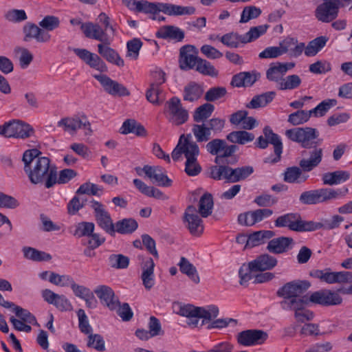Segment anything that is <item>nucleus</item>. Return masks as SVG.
<instances>
[{"label": "nucleus", "instance_id": "obj_46", "mask_svg": "<svg viewBox=\"0 0 352 352\" xmlns=\"http://www.w3.org/2000/svg\"><path fill=\"white\" fill-rule=\"evenodd\" d=\"M213 198L211 194L205 193L200 198L199 203V212L202 217H207L211 214L213 208Z\"/></svg>", "mask_w": 352, "mask_h": 352}, {"label": "nucleus", "instance_id": "obj_63", "mask_svg": "<svg viewBox=\"0 0 352 352\" xmlns=\"http://www.w3.org/2000/svg\"><path fill=\"white\" fill-rule=\"evenodd\" d=\"M23 256L25 258L35 262H40L44 260V252L38 251L31 247H23L22 249Z\"/></svg>", "mask_w": 352, "mask_h": 352}, {"label": "nucleus", "instance_id": "obj_8", "mask_svg": "<svg viewBox=\"0 0 352 352\" xmlns=\"http://www.w3.org/2000/svg\"><path fill=\"white\" fill-rule=\"evenodd\" d=\"M285 135L292 141L300 144L302 148H310L317 146L319 132L311 127H298L288 129Z\"/></svg>", "mask_w": 352, "mask_h": 352}, {"label": "nucleus", "instance_id": "obj_29", "mask_svg": "<svg viewBox=\"0 0 352 352\" xmlns=\"http://www.w3.org/2000/svg\"><path fill=\"white\" fill-rule=\"evenodd\" d=\"M314 149L309 152L310 157L308 159H302L300 161V167L307 172L312 170L322 161V149L321 148L313 147Z\"/></svg>", "mask_w": 352, "mask_h": 352}, {"label": "nucleus", "instance_id": "obj_5", "mask_svg": "<svg viewBox=\"0 0 352 352\" xmlns=\"http://www.w3.org/2000/svg\"><path fill=\"white\" fill-rule=\"evenodd\" d=\"M254 170L252 166H242L232 168L228 166H213L210 169V177L215 180L225 179L230 183H236L246 179Z\"/></svg>", "mask_w": 352, "mask_h": 352}, {"label": "nucleus", "instance_id": "obj_6", "mask_svg": "<svg viewBox=\"0 0 352 352\" xmlns=\"http://www.w3.org/2000/svg\"><path fill=\"white\" fill-rule=\"evenodd\" d=\"M263 134L265 138L260 136L255 142V144L257 147L264 149L268 146L269 144H271L274 146L273 156H270L265 159V163L274 164L280 161L281 155L283 153V145L280 137L273 132L272 129L267 126L263 129Z\"/></svg>", "mask_w": 352, "mask_h": 352}, {"label": "nucleus", "instance_id": "obj_18", "mask_svg": "<svg viewBox=\"0 0 352 352\" xmlns=\"http://www.w3.org/2000/svg\"><path fill=\"white\" fill-rule=\"evenodd\" d=\"M94 77L100 82L104 91L110 95L126 96L130 94L123 85L113 80L106 75H94Z\"/></svg>", "mask_w": 352, "mask_h": 352}, {"label": "nucleus", "instance_id": "obj_44", "mask_svg": "<svg viewBox=\"0 0 352 352\" xmlns=\"http://www.w3.org/2000/svg\"><path fill=\"white\" fill-rule=\"evenodd\" d=\"M308 178L307 175H302V170L297 166L287 168L284 173V180L287 183H302Z\"/></svg>", "mask_w": 352, "mask_h": 352}, {"label": "nucleus", "instance_id": "obj_36", "mask_svg": "<svg viewBox=\"0 0 352 352\" xmlns=\"http://www.w3.org/2000/svg\"><path fill=\"white\" fill-rule=\"evenodd\" d=\"M274 236V232L271 230H261L255 232L249 235L245 247L253 248L261 244L265 243L266 240L271 239Z\"/></svg>", "mask_w": 352, "mask_h": 352}, {"label": "nucleus", "instance_id": "obj_32", "mask_svg": "<svg viewBox=\"0 0 352 352\" xmlns=\"http://www.w3.org/2000/svg\"><path fill=\"white\" fill-rule=\"evenodd\" d=\"M309 305L307 295H300L288 300H283L280 302V306L283 309L292 310L294 313L304 309Z\"/></svg>", "mask_w": 352, "mask_h": 352}, {"label": "nucleus", "instance_id": "obj_21", "mask_svg": "<svg viewBox=\"0 0 352 352\" xmlns=\"http://www.w3.org/2000/svg\"><path fill=\"white\" fill-rule=\"evenodd\" d=\"M295 64L294 63H274L270 65L269 68L266 71V78L269 81L277 83L278 87L280 85L283 76L289 70L294 68Z\"/></svg>", "mask_w": 352, "mask_h": 352}, {"label": "nucleus", "instance_id": "obj_62", "mask_svg": "<svg viewBox=\"0 0 352 352\" xmlns=\"http://www.w3.org/2000/svg\"><path fill=\"white\" fill-rule=\"evenodd\" d=\"M244 34H239L237 32H230L221 37L222 44H246L244 41Z\"/></svg>", "mask_w": 352, "mask_h": 352}, {"label": "nucleus", "instance_id": "obj_7", "mask_svg": "<svg viewBox=\"0 0 352 352\" xmlns=\"http://www.w3.org/2000/svg\"><path fill=\"white\" fill-rule=\"evenodd\" d=\"M164 113L167 120L174 126H180L189 118L188 110L183 107L181 100L177 96H173L166 102Z\"/></svg>", "mask_w": 352, "mask_h": 352}, {"label": "nucleus", "instance_id": "obj_30", "mask_svg": "<svg viewBox=\"0 0 352 352\" xmlns=\"http://www.w3.org/2000/svg\"><path fill=\"white\" fill-rule=\"evenodd\" d=\"M155 263L151 258H146L142 265V280L146 289H150L155 284L154 280Z\"/></svg>", "mask_w": 352, "mask_h": 352}, {"label": "nucleus", "instance_id": "obj_41", "mask_svg": "<svg viewBox=\"0 0 352 352\" xmlns=\"http://www.w3.org/2000/svg\"><path fill=\"white\" fill-rule=\"evenodd\" d=\"M202 87L195 82H190L184 89L183 99L184 101L194 102L197 100L202 95Z\"/></svg>", "mask_w": 352, "mask_h": 352}, {"label": "nucleus", "instance_id": "obj_50", "mask_svg": "<svg viewBox=\"0 0 352 352\" xmlns=\"http://www.w3.org/2000/svg\"><path fill=\"white\" fill-rule=\"evenodd\" d=\"M302 80L296 74L289 75L281 80L278 89L280 90H292L297 89L301 84Z\"/></svg>", "mask_w": 352, "mask_h": 352}, {"label": "nucleus", "instance_id": "obj_55", "mask_svg": "<svg viewBox=\"0 0 352 352\" xmlns=\"http://www.w3.org/2000/svg\"><path fill=\"white\" fill-rule=\"evenodd\" d=\"M310 118L311 116L309 111L298 110L289 115L287 121L291 124L296 126L307 122Z\"/></svg>", "mask_w": 352, "mask_h": 352}, {"label": "nucleus", "instance_id": "obj_26", "mask_svg": "<svg viewBox=\"0 0 352 352\" xmlns=\"http://www.w3.org/2000/svg\"><path fill=\"white\" fill-rule=\"evenodd\" d=\"M261 77L260 73L253 72H243L234 75L231 81L233 87H251Z\"/></svg>", "mask_w": 352, "mask_h": 352}, {"label": "nucleus", "instance_id": "obj_64", "mask_svg": "<svg viewBox=\"0 0 352 352\" xmlns=\"http://www.w3.org/2000/svg\"><path fill=\"white\" fill-rule=\"evenodd\" d=\"M87 345L88 347L94 348L98 351L105 350L104 341L99 334L89 333Z\"/></svg>", "mask_w": 352, "mask_h": 352}, {"label": "nucleus", "instance_id": "obj_16", "mask_svg": "<svg viewBox=\"0 0 352 352\" xmlns=\"http://www.w3.org/2000/svg\"><path fill=\"white\" fill-rule=\"evenodd\" d=\"M267 338V333L263 330L249 329L239 333L237 340L243 346H253L263 344Z\"/></svg>", "mask_w": 352, "mask_h": 352}, {"label": "nucleus", "instance_id": "obj_47", "mask_svg": "<svg viewBox=\"0 0 352 352\" xmlns=\"http://www.w3.org/2000/svg\"><path fill=\"white\" fill-rule=\"evenodd\" d=\"M227 139L232 143H237L239 144H245L248 142L253 141L254 135L252 133L245 131H236L230 133L227 135Z\"/></svg>", "mask_w": 352, "mask_h": 352}, {"label": "nucleus", "instance_id": "obj_15", "mask_svg": "<svg viewBox=\"0 0 352 352\" xmlns=\"http://www.w3.org/2000/svg\"><path fill=\"white\" fill-rule=\"evenodd\" d=\"M94 292L100 299V302L110 310H115L118 307L120 301L111 287L100 285L94 289Z\"/></svg>", "mask_w": 352, "mask_h": 352}, {"label": "nucleus", "instance_id": "obj_43", "mask_svg": "<svg viewBox=\"0 0 352 352\" xmlns=\"http://www.w3.org/2000/svg\"><path fill=\"white\" fill-rule=\"evenodd\" d=\"M276 96L274 91H267L258 96L253 97L247 107L250 109H257L259 107H265L267 104L271 102Z\"/></svg>", "mask_w": 352, "mask_h": 352}, {"label": "nucleus", "instance_id": "obj_37", "mask_svg": "<svg viewBox=\"0 0 352 352\" xmlns=\"http://www.w3.org/2000/svg\"><path fill=\"white\" fill-rule=\"evenodd\" d=\"M120 131L122 134L134 133L138 136H144L146 135V130L144 127L133 119H128L125 120L123 122Z\"/></svg>", "mask_w": 352, "mask_h": 352}, {"label": "nucleus", "instance_id": "obj_59", "mask_svg": "<svg viewBox=\"0 0 352 352\" xmlns=\"http://www.w3.org/2000/svg\"><path fill=\"white\" fill-rule=\"evenodd\" d=\"M261 14V10L254 6H246L243 8L241 15V23H247L251 19L258 17Z\"/></svg>", "mask_w": 352, "mask_h": 352}, {"label": "nucleus", "instance_id": "obj_28", "mask_svg": "<svg viewBox=\"0 0 352 352\" xmlns=\"http://www.w3.org/2000/svg\"><path fill=\"white\" fill-rule=\"evenodd\" d=\"M45 302L61 311L72 309V305L65 296L56 294L50 289H45Z\"/></svg>", "mask_w": 352, "mask_h": 352}, {"label": "nucleus", "instance_id": "obj_54", "mask_svg": "<svg viewBox=\"0 0 352 352\" xmlns=\"http://www.w3.org/2000/svg\"><path fill=\"white\" fill-rule=\"evenodd\" d=\"M287 52V45L272 46L261 52L258 56L261 58H274Z\"/></svg>", "mask_w": 352, "mask_h": 352}, {"label": "nucleus", "instance_id": "obj_31", "mask_svg": "<svg viewBox=\"0 0 352 352\" xmlns=\"http://www.w3.org/2000/svg\"><path fill=\"white\" fill-rule=\"evenodd\" d=\"M350 176L351 174L349 171L336 170L323 174L322 181L324 185L334 186L340 184L349 180Z\"/></svg>", "mask_w": 352, "mask_h": 352}, {"label": "nucleus", "instance_id": "obj_3", "mask_svg": "<svg viewBox=\"0 0 352 352\" xmlns=\"http://www.w3.org/2000/svg\"><path fill=\"white\" fill-rule=\"evenodd\" d=\"M173 308L177 314L188 318L187 324L192 328L202 327L219 314V308L214 305L198 307L190 304L177 302Z\"/></svg>", "mask_w": 352, "mask_h": 352}, {"label": "nucleus", "instance_id": "obj_24", "mask_svg": "<svg viewBox=\"0 0 352 352\" xmlns=\"http://www.w3.org/2000/svg\"><path fill=\"white\" fill-rule=\"evenodd\" d=\"M156 36L179 43L184 38L185 32L177 26L168 25L161 27L156 32Z\"/></svg>", "mask_w": 352, "mask_h": 352}, {"label": "nucleus", "instance_id": "obj_56", "mask_svg": "<svg viewBox=\"0 0 352 352\" xmlns=\"http://www.w3.org/2000/svg\"><path fill=\"white\" fill-rule=\"evenodd\" d=\"M95 226L94 223L82 221L76 226L74 235L78 238L88 236L94 231Z\"/></svg>", "mask_w": 352, "mask_h": 352}, {"label": "nucleus", "instance_id": "obj_48", "mask_svg": "<svg viewBox=\"0 0 352 352\" xmlns=\"http://www.w3.org/2000/svg\"><path fill=\"white\" fill-rule=\"evenodd\" d=\"M337 100L335 99H328L323 100L319 103L315 108L309 110L310 116L314 117H322L326 114V113L332 107L336 106Z\"/></svg>", "mask_w": 352, "mask_h": 352}, {"label": "nucleus", "instance_id": "obj_12", "mask_svg": "<svg viewBox=\"0 0 352 352\" xmlns=\"http://www.w3.org/2000/svg\"><path fill=\"white\" fill-rule=\"evenodd\" d=\"M58 126L63 127L65 131L70 133H74L80 129L85 130V135H90L92 132L90 122L85 116L63 118L58 122Z\"/></svg>", "mask_w": 352, "mask_h": 352}, {"label": "nucleus", "instance_id": "obj_27", "mask_svg": "<svg viewBox=\"0 0 352 352\" xmlns=\"http://www.w3.org/2000/svg\"><path fill=\"white\" fill-rule=\"evenodd\" d=\"M147 177L159 186L169 187L172 185V180L164 173L162 167L151 166L147 168Z\"/></svg>", "mask_w": 352, "mask_h": 352}, {"label": "nucleus", "instance_id": "obj_11", "mask_svg": "<svg viewBox=\"0 0 352 352\" xmlns=\"http://www.w3.org/2000/svg\"><path fill=\"white\" fill-rule=\"evenodd\" d=\"M33 133L31 126L19 120H12L2 125V135L6 138H27Z\"/></svg>", "mask_w": 352, "mask_h": 352}, {"label": "nucleus", "instance_id": "obj_34", "mask_svg": "<svg viewBox=\"0 0 352 352\" xmlns=\"http://www.w3.org/2000/svg\"><path fill=\"white\" fill-rule=\"evenodd\" d=\"M23 34L24 36V41L25 42H31L34 41L39 43L43 41V32L35 23L28 22L23 28Z\"/></svg>", "mask_w": 352, "mask_h": 352}, {"label": "nucleus", "instance_id": "obj_33", "mask_svg": "<svg viewBox=\"0 0 352 352\" xmlns=\"http://www.w3.org/2000/svg\"><path fill=\"white\" fill-rule=\"evenodd\" d=\"M344 221V217L338 214H335L331 219H322L320 222L311 221L310 231H314L320 229L333 230L338 228L340 223Z\"/></svg>", "mask_w": 352, "mask_h": 352}, {"label": "nucleus", "instance_id": "obj_60", "mask_svg": "<svg viewBox=\"0 0 352 352\" xmlns=\"http://www.w3.org/2000/svg\"><path fill=\"white\" fill-rule=\"evenodd\" d=\"M195 68L197 72L204 75L215 76L218 74L215 68L209 62L201 58L199 59Z\"/></svg>", "mask_w": 352, "mask_h": 352}, {"label": "nucleus", "instance_id": "obj_35", "mask_svg": "<svg viewBox=\"0 0 352 352\" xmlns=\"http://www.w3.org/2000/svg\"><path fill=\"white\" fill-rule=\"evenodd\" d=\"M292 239L280 236L273 239L268 242L267 250L274 254H280L286 252L292 242Z\"/></svg>", "mask_w": 352, "mask_h": 352}, {"label": "nucleus", "instance_id": "obj_58", "mask_svg": "<svg viewBox=\"0 0 352 352\" xmlns=\"http://www.w3.org/2000/svg\"><path fill=\"white\" fill-rule=\"evenodd\" d=\"M136 12L146 14H156L160 12V3H150L147 1H138Z\"/></svg>", "mask_w": 352, "mask_h": 352}, {"label": "nucleus", "instance_id": "obj_2", "mask_svg": "<svg viewBox=\"0 0 352 352\" xmlns=\"http://www.w3.org/2000/svg\"><path fill=\"white\" fill-rule=\"evenodd\" d=\"M98 20L99 23L86 22L82 26L84 35L101 42V44H111L118 35L117 24L104 12L98 15Z\"/></svg>", "mask_w": 352, "mask_h": 352}, {"label": "nucleus", "instance_id": "obj_14", "mask_svg": "<svg viewBox=\"0 0 352 352\" xmlns=\"http://www.w3.org/2000/svg\"><path fill=\"white\" fill-rule=\"evenodd\" d=\"M311 284L307 280H294L289 282L278 289L277 296L288 300L302 295Z\"/></svg>", "mask_w": 352, "mask_h": 352}, {"label": "nucleus", "instance_id": "obj_57", "mask_svg": "<svg viewBox=\"0 0 352 352\" xmlns=\"http://www.w3.org/2000/svg\"><path fill=\"white\" fill-rule=\"evenodd\" d=\"M109 265L116 269H125L129 266V259L122 254H111L109 257Z\"/></svg>", "mask_w": 352, "mask_h": 352}, {"label": "nucleus", "instance_id": "obj_53", "mask_svg": "<svg viewBox=\"0 0 352 352\" xmlns=\"http://www.w3.org/2000/svg\"><path fill=\"white\" fill-rule=\"evenodd\" d=\"M192 131L198 142H206L210 138L211 131L205 124L193 125Z\"/></svg>", "mask_w": 352, "mask_h": 352}, {"label": "nucleus", "instance_id": "obj_4", "mask_svg": "<svg viewBox=\"0 0 352 352\" xmlns=\"http://www.w3.org/2000/svg\"><path fill=\"white\" fill-rule=\"evenodd\" d=\"M36 148L26 150L23 155L24 171L30 181L34 184H42L44 182V157Z\"/></svg>", "mask_w": 352, "mask_h": 352}, {"label": "nucleus", "instance_id": "obj_40", "mask_svg": "<svg viewBox=\"0 0 352 352\" xmlns=\"http://www.w3.org/2000/svg\"><path fill=\"white\" fill-rule=\"evenodd\" d=\"M137 221L131 218L124 219L114 224V234L118 232L122 234H131L138 228Z\"/></svg>", "mask_w": 352, "mask_h": 352}, {"label": "nucleus", "instance_id": "obj_42", "mask_svg": "<svg viewBox=\"0 0 352 352\" xmlns=\"http://www.w3.org/2000/svg\"><path fill=\"white\" fill-rule=\"evenodd\" d=\"M311 276L329 284L339 283V272H330L329 269L316 270L311 272Z\"/></svg>", "mask_w": 352, "mask_h": 352}, {"label": "nucleus", "instance_id": "obj_13", "mask_svg": "<svg viewBox=\"0 0 352 352\" xmlns=\"http://www.w3.org/2000/svg\"><path fill=\"white\" fill-rule=\"evenodd\" d=\"M91 208L94 210L95 217L98 225L107 233L111 236L114 235V223L111 215L104 208L101 203L92 200Z\"/></svg>", "mask_w": 352, "mask_h": 352}, {"label": "nucleus", "instance_id": "obj_22", "mask_svg": "<svg viewBox=\"0 0 352 352\" xmlns=\"http://www.w3.org/2000/svg\"><path fill=\"white\" fill-rule=\"evenodd\" d=\"M184 220L188 223L190 232L195 236L200 235L204 231L202 221L197 214V210L193 206H188L184 214Z\"/></svg>", "mask_w": 352, "mask_h": 352}, {"label": "nucleus", "instance_id": "obj_38", "mask_svg": "<svg viewBox=\"0 0 352 352\" xmlns=\"http://www.w3.org/2000/svg\"><path fill=\"white\" fill-rule=\"evenodd\" d=\"M178 265L182 273L188 276L195 283H199L200 279L196 267L187 258L181 257Z\"/></svg>", "mask_w": 352, "mask_h": 352}, {"label": "nucleus", "instance_id": "obj_19", "mask_svg": "<svg viewBox=\"0 0 352 352\" xmlns=\"http://www.w3.org/2000/svg\"><path fill=\"white\" fill-rule=\"evenodd\" d=\"M349 192L347 187L340 188H321L316 189V204L329 203L344 197Z\"/></svg>", "mask_w": 352, "mask_h": 352}, {"label": "nucleus", "instance_id": "obj_1", "mask_svg": "<svg viewBox=\"0 0 352 352\" xmlns=\"http://www.w3.org/2000/svg\"><path fill=\"white\" fill-rule=\"evenodd\" d=\"M190 134L182 135L176 147L172 152V158L174 161L179 160L182 154L186 161L185 163V172L188 176H196L201 170V167L197 162L199 148L196 142L192 141Z\"/></svg>", "mask_w": 352, "mask_h": 352}, {"label": "nucleus", "instance_id": "obj_49", "mask_svg": "<svg viewBox=\"0 0 352 352\" xmlns=\"http://www.w3.org/2000/svg\"><path fill=\"white\" fill-rule=\"evenodd\" d=\"M214 107L210 103H205L196 109L193 114L194 121L202 122L208 118L214 111Z\"/></svg>", "mask_w": 352, "mask_h": 352}, {"label": "nucleus", "instance_id": "obj_39", "mask_svg": "<svg viewBox=\"0 0 352 352\" xmlns=\"http://www.w3.org/2000/svg\"><path fill=\"white\" fill-rule=\"evenodd\" d=\"M98 52L108 62L119 67L124 65L123 60L114 50L109 47V45H98Z\"/></svg>", "mask_w": 352, "mask_h": 352}, {"label": "nucleus", "instance_id": "obj_25", "mask_svg": "<svg viewBox=\"0 0 352 352\" xmlns=\"http://www.w3.org/2000/svg\"><path fill=\"white\" fill-rule=\"evenodd\" d=\"M277 263L278 261L275 257L267 254H263L250 261V267L253 271L263 272L273 269L277 265Z\"/></svg>", "mask_w": 352, "mask_h": 352}, {"label": "nucleus", "instance_id": "obj_17", "mask_svg": "<svg viewBox=\"0 0 352 352\" xmlns=\"http://www.w3.org/2000/svg\"><path fill=\"white\" fill-rule=\"evenodd\" d=\"M179 67L183 70L194 69L199 58L195 45H183L180 49Z\"/></svg>", "mask_w": 352, "mask_h": 352}, {"label": "nucleus", "instance_id": "obj_51", "mask_svg": "<svg viewBox=\"0 0 352 352\" xmlns=\"http://www.w3.org/2000/svg\"><path fill=\"white\" fill-rule=\"evenodd\" d=\"M14 55L19 60L22 69H26L33 60V55L27 49L17 47L14 50Z\"/></svg>", "mask_w": 352, "mask_h": 352}, {"label": "nucleus", "instance_id": "obj_45", "mask_svg": "<svg viewBox=\"0 0 352 352\" xmlns=\"http://www.w3.org/2000/svg\"><path fill=\"white\" fill-rule=\"evenodd\" d=\"M45 278L52 284L58 287L69 286L72 283V278L66 274L60 275L57 273L50 271H45Z\"/></svg>", "mask_w": 352, "mask_h": 352}, {"label": "nucleus", "instance_id": "obj_10", "mask_svg": "<svg viewBox=\"0 0 352 352\" xmlns=\"http://www.w3.org/2000/svg\"><path fill=\"white\" fill-rule=\"evenodd\" d=\"M311 221H303L298 213H287L279 216L274 221L277 228L287 227L296 232H310Z\"/></svg>", "mask_w": 352, "mask_h": 352}, {"label": "nucleus", "instance_id": "obj_52", "mask_svg": "<svg viewBox=\"0 0 352 352\" xmlns=\"http://www.w3.org/2000/svg\"><path fill=\"white\" fill-rule=\"evenodd\" d=\"M269 27L270 26L267 24L252 27L248 32L244 34V41L246 43L254 42L258 38L263 35L267 32Z\"/></svg>", "mask_w": 352, "mask_h": 352}, {"label": "nucleus", "instance_id": "obj_61", "mask_svg": "<svg viewBox=\"0 0 352 352\" xmlns=\"http://www.w3.org/2000/svg\"><path fill=\"white\" fill-rule=\"evenodd\" d=\"M5 19L12 23H20L28 19L27 14L23 10L12 9L5 14Z\"/></svg>", "mask_w": 352, "mask_h": 352}, {"label": "nucleus", "instance_id": "obj_23", "mask_svg": "<svg viewBox=\"0 0 352 352\" xmlns=\"http://www.w3.org/2000/svg\"><path fill=\"white\" fill-rule=\"evenodd\" d=\"M168 16H184L192 15L195 13L196 9L194 6H183L170 3H160V12Z\"/></svg>", "mask_w": 352, "mask_h": 352}, {"label": "nucleus", "instance_id": "obj_9", "mask_svg": "<svg viewBox=\"0 0 352 352\" xmlns=\"http://www.w3.org/2000/svg\"><path fill=\"white\" fill-rule=\"evenodd\" d=\"M350 5L352 7V0H323L316 10V16L320 21L330 22L338 16L340 7Z\"/></svg>", "mask_w": 352, "mask_h": 352}, {"label": "nucleus", "instance_id": "obj_20", "mask_svg": "<svg viewBox=\"0 0 352 352\" xmlns=\"http://www.w3.org/2000/svg\"><path fill=\"white\" fill-rule=\"evenodd\" d=\"M69 50L73 51L79 58L91 67L101 72L107 71V65L97 54L91 53L85 49L69 47Z\"/></svg>", "mask_w": 352, "mask_h": 352}]
</instances>
